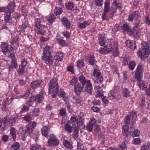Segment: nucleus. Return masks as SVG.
I'll use <instances>...</instances> for the list:
<instances>
[{"label": "nucleus", "mask_w": 150, "mask_h": 150, "mask_svg": "<svg viewBox=\"0 0 150 150\" xmlns=\"http://www.w3.org/2000/svg\"><path fill=\"white\" fill-rule=\"evenodd\" d=\"M29 106L24 105L23 107L22 108L21 110L20 111V113L26 111H27L29 110Z\"/></svg>", "instance_id": "nucleus-56"}, {"label": "nucleus", "mask_w": 150, "mask_h": 150, "mask_svg": "<svg viewBox=\"0 0 150 150\" xmlns=\"http://www.w3.org/2000/svg\"><path fill=\"white\" fill-rule=\"evenodd\" d=\"M77 120H78L76 119V117L72 116L71 117V122H71V124L74 126L75 125V122L76 121H77Z\"/></svg>", "instance_id": "nucleus-58"}, {"label": "nucleus", "mask_w": 150, "mask_h": 150, "mask_svg": "<svg viewBox=\"0 0 150 150\" xmlns=\"http://www.w3.org/2000/svg\"><path fill=\"white\" fill-rule=\"evenodd\" d=\"M40 146L37 144H33L30 147L31 150H40Z\"/></svg>", "instance_id": "nucleus-52"}, {"label": "nucleus", "mask_w": 150, "mask_h": 150, "mask_svg": "<svg viewBox=\"0 0 150 150\" xmlns=\"http://www.w3.org/2000/svg\"><path fill=\"white\" fill-rule=\"evenodd\" d=\"M52 52V49L51 47L46 45L43 48L42 59L50 66L52 65L53 63V59L51 55Z\"/></svg>", "instance_id": "nucleus-2"}, {"label": "nucleus", "mask_w": 150, "mask_h": 150, "mask_svg": "<svg viewBox=\"0 0 150 150\" xmlns=\"http://www.w3.org/2000/svg\"><path fill=\"white\" fill-rule=\"evenodd\" d=\"M130 117L129 115H127L125 117V123L126 125H129L130 124Z\"/></svg>", "instance_id": "nucleus-55"}, {"label": "nucleus", "mask_w": 150, "mask_h": 150, "mask_svg": "<svg viewBox=\"0 0 150 150\" xmlns=\"http://www.w3.org/2000/svg\"><path fill=\"white\" fill-rule=\"evenodd\" d=\"M1 48L2 52L5 54H7L9 53L12 52V50L11 47L7 44L3 43Z\"/></svg>", "instance_id": "nucleus-13"}, {"label": "nucleus", "mask_w": 150, "mask_h": 150, "mask_svg": "<svg viewBox=\"0 0 150 150\" xmlns=\"http://www.w3.org/2000/svg\"><path fill=\"white\" fill-rule=\"evenodd\" d=\"M33 117L32 115H31V113L30 112L29 114L25 115L22 118L26 122H28L32 120Z\"/></svg>", "instance_id": "nucleus-30"}, {"label": "nucleus", "mask_w": 150, "mask_h": 150, "mask_svg": "<svg viewBox=\"0 0 150 150\" xmlns=\"http://www.w3.org/2000/svg\"><path fill=\"white\" fill-rule=\"evenodd\" d=\"M123 94L124 97L128 98L130 96V93L128 89L125 88L123 90Z\"/></svg>", "instance_id": "nucleus-40"}, {"label": "nucleus", "mask_w": 150, "mask_h": 150, "mask_svg": "<svg viewBox=\"0 0 150 150\" xmlns=\"http://www.w3.org/2000/svg\"><path fill=\"white\" fill-rule=\"evenodd\" d=\"M93 75L97 79L98 83H99L102 84L103 81V76L101 73L96 69H95L93 71Z\"/></svg>", "instance_id": "nucleus-11"}, {"label": "nucleus", "mask_w": 150, "mask_h": 150, "mask_svg": "<svg viewBox=\"0 0 150 150\" xmlns=\"http://www.w3.org/2000/svg\"><path fill=\"white\" fill-rule=\"evenodd\" d=\"M141 16L139 13V16H137L136 18V22L135 23V25L136 27H137L139 25L140 21Z\"/></svg>", "instance_id": "nucleus-57"}, {"label": "nucleus", "mask_w": 150, "mask_h": 150, "mask_svg": "<svg viewBox=\"0 0 150 150\" xmlns=\"http://www.w3.org/2000/svg\"><path fill=\"white\" fill-rule=\"evenodd\" d=\"M49 90L50 92L55 91L56 92L59 90V86L57 83V79L53 78L51 79L49 83Z\"/></svg>", "instance_id": "nucleus-4"}, {"label": "nucleus", "mask_w": 150, "mask_h": 150, "mask_svg": "<svg viewBox=\"0 0 150 150\" xmlns=\"http://www.w3.org/2000/svg\"><path fill=\"white\" fill-rule=\"evenodd\" d=\"M66 111V110L65 108H61L59 110L60 115L63 117H66L67 115Z\"/></svg>", "instance_id": "nucleus-46"}, {"label": "nucleus", "mask_w": 150, "mask_h": 150, "mask_svg": "<svg viewBox=\"0 0 150 150\" xmlns=\"http://www.w3.org/2000/svg\"><path fill=\"white\" fill-rule=\"evenodd\" d=\"M41 20L40 18H38L35 20V26L38 29L42 28L45 27L44 25L41 24Z\"/></svg>", "instance_id": "nucleus-26"}, {"label": "nucleus", "mask_w": 150, "mask_h": 150, "mask_svg": "<svg viewBox=\"0 0 150 150\" xmlns=\"http://www.w3.org/2000/svg\"><path fill=\"white\" fill-rule=\"evenodd\" d=\"M25 71V68L20 65L17 70V73L19 75L23 74Z\"/></svg>", "instance_id": "nucleus-51"}, {"label": "nucleus", "mask_w": 150, "mask_h": 150, "mask_svg": "<svg viewBox=\"0 0 150 150\" xmlns=\"http://www.w3.org/2000/svg\"><path fill=\"white\" fill-rule=\"evenodd\" d=\"M74 126L71 124V122H68L64 126L65 130L67 132L70 133L72 132Z\"/></svg>", "instance_id": "nucleus-17"}, {"label": "nucleus", "mask_w": 150, "mask_h": 150, "mask_svg": "<svg viewBox=\"0 0 150 150\" xmlns=\"http://www.w3.org/2000/svg\"><path fill=\"white\" fill-rule=\"evenodd\" d=\"M18 37L16 36L13 38L11 42L12 46L15 49L18 46Z\"/></svg>", "instance_id": "nucleus-19"}, {"label": "nucleus", "mask_w": 150, "mask_h": 150, "mask_svg": "<svg viewBox=\"0 0 150 150\" xmlns=\"http://www.w3.org/2000/svg\"><path fill=\"white\" fill-rule=\"evenodd\" d=\"M80 83H81L83 88H86L92 84L90 81L86 79L85 77L83 75L80 76L79 78Z\"/></svg>", "instance_id": "nucleus-9"}, {"label": "nucleus", "mask_w": 150, "mask_h": 150, "mask_svg": "<svg viewBox=\"0 0 150 150\" xmlns=\"http://www.w3.org/2000/svg\"><path fill=\"white\" fill-rule=\"evenodd\" d=\"M150 53V47H142V49L139 50L137 53V55L142 59L145 57L144 55L148 54Z\"/></svg>", "instance_id": "nucleus-6"}, {"label": "nucleus", "mask_w": 150, "mask_h": 150, "mask_svg": "<svg viewBox=\"0 0 150 150\" xmlns=\"http://www.w3.org/2000/svg\"><path fill=\"white\" fill-rule=\"evenodd\" d=\"M77 149L78 150H85L86 147L80 143H78Z\"/></svg>", "instance_id": "nucleus-60"}, {"label": "nucleus", "mask_w": 150, "mask_h": 150, "mask_svg": "<svg viewBox=\"0 0 150 150\" xmlns=\"http://www.w3.org/2000/svg\"><path fill=\"white\" fill-rule=\"evenodd\" d=\"M140 30L139 29L135 30H133V33L135 38L138 39L140 37Z\"/></svg>", "instance_id": "nucleus-31"}, {"label": "nucleus", "mask_w": 150, "mask_h": 150, "mask_svg": "<svg viewBox=\"0 0 150 150\" xmlns=\"http://www.w3.org/2000/svg\"><path fill=\"white\" fill-rule=\"evenodd\" d=\"M125 43L127 46L130 49L134 50L136 47V45L134 41L130 40H127Z\"/></svg>", "instance_id": "nucleus-21"}, {"label": "nucleus", "mask_w": 150, "mask_h": 150, "mask_svg": "<svg viewBox=\"0 0 150 150\" xmlns=\"http://www.w3.org/2000/svg\"><path fill=\"white\" fill-rule=\"evenodd\" d=\"M118 45L117 42L114 41L112 39L108 40L106 46L105 47L106 48H101L98 51L100 53L105 54L112 52L116 56L119 54Z\"/></svg>", "instance_id": "nucleus-1"}, {"label": "nucleus", "mask_w": 150, "mask_h": 150, "mask_svg": "<svg viewBox=\"0 0 150 150\" xmlns=\"http://www.w3.org/2000/svg\"><path fill=\"white\" fill-rule=\"evenodd\" d=\"M54 13L56 16L61 14L63 12L62 9L61 8L56 6L54 10Z\"/></svg>", "instance_id": "nucleus-34"}, {"label": "nucleus", "mask_w": 150, "mask_h": 150, "mask_svg": "<svg viewBox=\"0 0 150 150\" xmlns=\"http://www.w3.org/2000/svg\"><path fill=\"white\" fill-rule=\"evenodd\" d=\"M17 118V117L16 116H12L7 120H5L4 121V123H7L8 125L9 126H12L15 123Z\"/></svg>", "instance_id": "nucleus-12"}, {"label": "nucleus", "mask_w": 150, "mask_h": 150, "mask_svg": "<svg viewBox=\"0 0 150 150\" xmlns=\"http://www.w3.org/2000/svg\"><path fill=\"white\" fill-rule=\"evenodd\" d=\"M63 145L67 148L70 149L72 147L71 143L67 140H65L63 142Z\"/></svg>", "instance_id": "nucleus-49"}, {"label": "nucleus", "mask_w": 150, "mask_h": 150, "mask_svg": "<svg viewBox=\"0 0 150 150\" xmlns=\"http://www.w3.org/2000/svg\"><path fill=\"white\" fill-rule=\"evenodd\" d=\"M6 16L4 17V21L6 23L8 22L10 19L11 13L6 11L5 12Z\"/></svg>", "instance_id": "nucleus-48"}, {"label": "nucleus", "mask_w": 150, "mask_h": 150, "mask_svg": "<svg viewBox=\"0 0 150 150\" xmlns=\"http://www.w3.org/2000/svg\"><path fill=\"white\" fill-rule=\"evenodd\" d=\"M142 70V66L139 64L137 67L135 74V78L138 81L141 80Z\"/></svg>", "instance_id": "nucleus-8"}, {"label": "nucleus", "mask_w": 150, "mask_h": 150, "mask_svg": "<svg viewBox=\"0 0 150 150\" xmlns=\"http://www.w3.org/2000/svg\"><path fill=\"white\" fill-rule=\"evenodd\" d=\"M130 118L136 119L137 118V114L136 112L135 111H132L131 113Z\"/></svg>", "instance_id": "nucleus-63"}, {"label": "nucleus", "mask_w": 150, "mask_h": 150, "mask_svg": "<svg viewBox=\"0 0 150 150\" xmlns=\"http://www.w3.org/2000/svg\"><path fill=\"white\" fill-rule=\"evenodd\" d=\"M127 141L125 140L123 142V143L121 145H120L118 147V149L119 150H127Z\"/></svg>", "instance_id": "nucleus-27"}, {"label": "nucleus", "mask_w": 150, "mask_h": 150, "mask_svg": "<svg viewBox=\"0 0 150 150\" xmlns=\"http://www.w3.org/2000/svg\"><path fill=\"white\" fill-rule=\"evenodd\" d=\"M90 22L88 21H85L83 23L79 24L78 27L80 29L85 28L86 26L90 25Z\"/></svg>", "instance_id": "nucleus-29"}, {"label": "nucleus", "mask_w": 150, "mask_h": 150, "mask_svg": "<svg viewBox=\"0 0 150 150\" xmlns=\"http://www.w3.org/2000/svg\"><path fill=\"white\" fill-rule=\"evenodd\" d=\"M42 135L46 137H47L50 132V128L46 126H44L41 130Z\"/></svg>", "instance_id": "nucleus-18"}, {"label": "nucleus", "mask_w": 150, "mask_h": 150, "mask_svg": "<svg viewBox=\"0 0 150 150\" xmlns=\"http://www.w3.org/2000/svg\"><path fill=\"white\" fill-rule=\"evenodd\" d=\"M117 8L119 10L121 9V4L120 3H118L116 1H114L109 11L110 15H113L116 13Z\"/></svg>", "instance_id": "nucleus-7"}, {"label": "nucleus", "mask_w": 150, "mask_h": 150, "mask_svg": "<svg viewBox=\"0 0 150 150\" xmlns=\"http://www.w3.org/2000/svg\"><path fill=\"white\" fill-rule=\"evenodd\" d=\"M36 126V123L35 122H30L25 126V129L23 130L22 134L25 137L29 136L31 134Z\"/></svg>", "instance_id": "nucleus-3"}, {"label": "nucleus", "mask_w": 150, "mask_h": 150, "mask_svg": "<svg viewBox=\"0 0 150 150\" xmlns=\"http://www.w3.org/2000/svg\"><path fill=\"white\" fill-rule=\"evenodd\" d=\"M77 79L75 78H73L70 81V83L71 85H74L78 83L77 82Z\"/></svg>", "instance_id": "nucleus-61"}, {"label": "nucleus", "mask_w": 150, "mask_h": 150, "mask_svg": "<svg viewBox=\"0 0 150 150\" xmlns=\"http://www.w3.org/2000/svg\"><path fill=\"white\" fill-rule=\"evenodd\" d=\"M44 99V97L41 94H38L34 96H32L30 98L31 102H35L37 103H41Z\"/></svg>", "instance_id": "nucleus-10"}, {"label": "nucleus", "mask_w": 150, "mask_h": 150, "mask_svg": "<svg viewBox=\"0 0 150 150\" xmlns=\"http://www.w3.org/2000/svg\"><path fill=\"white\" fill-rule=\"evenodd\" d=\"M79 129L78 127H75L73 134V137L75 139H76L79 136Z\"/></svg>", "instance_id": "nucleus-38"}, {"label": "nucleus", "mask_w": 150, "mask_h": 150, "mask_svg": "<svg viewBox=\"0 0 150 150\" xmlns=\"http://www.w3.org/2000/svg\"><path fill=\"white\" fill-rule=\"evenodd\" d=\"M83 87L81 86L79 83L74 86V91L77 95H79L81 93L83 90Z\"/></svg>", "instance_id": "nucleus-16"}, {"label": "nucleus", "mask_w": 150, "mask_h": 150, "mask_svg": "<svg viewBox=\"0 0 150 150\" xmlns=\"http://www.w3.org/2000/svg\"><path fill=\"white\" fill-rule=\"evenodd\" d=\"M56 38L59 45L62 46H65L67 45L65 41L62 39H60L59 36H57Z\"/></svg>", "instance_id": "nucleus-33"}, {"label": "nucleus", "mask_w": 150, "mask_h": 150, "mask_svg": "<svg viewBox=\"0 0 150 150\" xmlns=\"http://www.w3.org/2000/svg\"><path fill=\"white\" fill-rule=\"evenodd\" d=\"M77 127H78L79 126L82 127V128H83L85 127L84 125V121L81 120L78 121L77 120Z\"/></svg>", "instance_id": "nucleus-53"}, {"label": "nucleus", "mask_w": 150, "mask_h": 150, "mask_svg": "<svg viewBox=\"0 0 150 150\" xmlns=\"http://www.w3.org/2000/svg\"><path fill=\"white\" fill-rule=\"evenodd\" d=\"M11 63L15 69H17V68L18 64L16 59L11 60Z\"/></svg>", "instance_id": "nucleus-62"}, {"label": "nucleus", "mask_w": 150, "mask_h": 150, "mask_svg": "<svg viewBox=\"0 0 150 150\" xmlns=\"http://www.w3.org/2000/svg\"><path fill=\"white\" fill-rule=\"evenodd\" d=\"M96 62L93 56H91L89 57L88 61V63L89 64L93 66L95 64Z\"/></svg>", "instance_id": "nucleus-32"}, {"label": "nucleus", "mask_w": 150, "mask_h": 150, "mask_svg": "<svg viewBox=\"0 0 150 150\" xmlns=\"http://www.w3.org/2000/svg\"><path fill=\"white\" fill-rule=\"evenodd\" d=\"M132 142L135 145H139L141 143V141L140 138H135L133 139Z\"/></svg>", "instance_id": "nucleus-54"}, {"label": "nucleus", "mask_w": 150, "mask_h": 150, "mask_svg": "<svg viewBox=\"0 0 150 150\" xmlns=\"http://www.w3.org/2000/svg\"><path fill=\"white\" fill-rule=\"evenodd\" d=\"M76 65L77 67L79 68H82L84 65V60L82 59H79L77 62Z\"/></svg>", "instance_id": "nucleus-41"}, {"label": "nucleus", "mask_w": 150, "mask_h": 150, "mask_svg": "<svg viewBox=\"0 0 150 150\" xmlns=\"http://www.w3.org/2000/svg\"><path fill=\"white\" fill-rule=\"evenodd\" d=\"M55 19L56 17L54 15H52L50 16L47 19V21L49 23H52L55 21Z\"/></svg>", "instance_id": "nucleus-50"}, {"label": "nucleus", "mask_w": 150, "mask_h": 150, "mask_svg": "<svg viewBox=\"0 0 150 150\" xmlns=\"http://www.w3.org/2000/svg\"><path fill=\"white\" fill-rule=\"evenodd\" d=\"M140 134V132L137 129H136L132 133L131 135L133 137H139Z\"/></svg>", "instance_id": "nucleus-47"}, {"label": "nucleus", "mask_w": 150, "mask_h": 150, "mask_svg": "<svg viewBox=\"0 0 150 150\" xmlns=\"http://www.w3.org/2000/svg\"><path fill=\"white\" fill-rule=\"evenodd\" d=\"M20 144L18 143L17 142H14L11 146V149H19V147H20Z\"/></svg>", "instance_id": "nucleus-44"}, {"label": "nucleus", "mask_w": 150, "mask_h": 150, "mask_svg": "<svg viewBox=\"0 0 150 150\" xmlns=\"http://www.w3.org/2000/svg\"><path fill=\"white\" fill-rule=\"evenodd\" d=\"M96 122L97 121L94 118H91L88 124L86 127L87 130L90 132H91L93 128L94 127V126L96 125Z\"/></svg>", "instance_id": "nucleus-14"}, {"label": "nucleus", "mask_w": 150, "mask_h": 150, "mask_svg": "<svg viewBox=\"0 0 150 150\" xmlns=\"http://www.w3.org/2000/svg\"><path fill=\"white\" fill-rule=\"evenodd\" d=\"M63 56H64V55L62 53L59 52L56 55L54 56V58L57 61H60L63 60Z\"/></svg>", "instance_id": "nucleus-28"}, {"label": "nucleus", "mask_w": 150, "mask_h": 150, "mask_svg": "<svg viewBox=\"0 0 150 150\" xmlns=\"http://www.w3.org/2000/svg\"><path fill=\"white\" fill-rule=\"evenodd\" d=\"M15 129L13 127H12L10 129V134L12 136V138L14 140L16 138V133L15 131Z\"/></svg>", "instance_id": "nucleus-43"}, {"label": "nucleus", "mask_w": 150, "mask_h": 150, "mask_svg": "<svg viewBox=\"0 0 150 150\" xmlns=\"http://www.w3.org/2000/svg\"><path fill=\"white\" fill-rule=\"evenodd\" d=\"M139 16V12L138 11H135L133 12L129 16L128 20L129 21H132L134 18Z\"/></svg>", "instance_id": "nucleus-25"}, {"label": "nucleus", "mask_w": 150, "mask_h": 150, "mask_svg": "<svg viewBox=\"0 0 150 150\" xmlns=\"http://www.w3.org/2000/svg\"><path fill=\"white\" fill-rule=\"evenodd\" d=\"M129 69L131 70H133L136 66V63L135 62L133 61H131L129 62Z\"/></svg>", "instance_id": "nucleus-42"}, {"label": "nucleus", "mask_w": 150, "mask_h": 150, "mask_svg": "<svg viewBox=\"0 0 150 150\" xmlns=\"http://www.w3.org/2000/svg\"><path fill=\"white\" fill-rule=\"evenodd\" d=\"M48 143V146H53L58 145L59 142L56 137L54 134H52L49 136Z\"/></svg>", "instance_id": "nucleus-5"}, {"label": "nucleus", "mask_w": 150, "mask_h": 150, "mask_svg": "<svg viewBox=\"0 0 150 150\" xmlns=\"http://www.w3.org/2000/svg\"><path fill=\"white\" fill-rule=\"evenodd\" d=\"M74 4L71 1H69L66 4V8L69 10H71L74 7Z\"/></svg>", "instance_id": "nucleus-35"}, {"label": "nucleus", "mask_w": 150, "mask_h": 150, "mask_svg": "<svg viewBox=\"0 0 150 150\" xmlns=\"http://www.w3.org/2000/svg\"><path fill=\"white\" fill-rule=\"evenodd\" d=\"M138 86L141 89L145 90L147 87L148 84L145 81L141 80L138 81Z\"/></svg>", "instance_id": "nucleus-22"}, {"label": "nucleus", "mask_w": 150, "mask_h": 150, "mask_svg": "<svg viewBox=\"0 0 150 150\" xmlns=\"http://www.w3.org/2000/svg\"><path fill=\"white\" fill-rule=\"evenodd\" d=\"M63 25L67 28H69L71 26V23L66 18H64L61 20Z\"/></svg>", "instance_id": "nucleus-24"}, {"label": "nucleus", "mask_w": 150, "mask_h": 150, "mask_svg": "<svg viewBox=\"0 0 150 150\" xmlns=\"http://www.w3.org/2000/svg\"><path fill=\"white\" fill-rule=\"evenodd\" d=\"M62 34L65 37L67 38H69L70 37L71 34L67 31L63 32Z\"/></svg>", "instance_id": "nucleus-64"}, {"label": "nucleus", "mask_w": 150, "mask_h": 150, "mask_svg": "<svg viewBox=\"0 0 150 150\" xmlns=\"http://www.w3.org/2000/svg\"><path fill=\"white\" fill-rule=\"evenodd\" d=\"M42 83L41 80H38L31 82L30 83L32 88L35 89V88L40 86Z\"/></svg>", "instance_id": "nucleus-23"}, {"label": "nucleus", "mask_w": 150, "mask_h": 150, "mask_svg": "<svg viewBox=\"0 0 150 150\" xmlns=\"http://www.w3.org/2000/svg\"><path fill=\"white\" fill-rule=\"evenodd\" d=\"M15 6V2L14 0L12 2L10 1L7 6V10H6V11L12 13L14 11Z\"/></svg>", "instance_id": "nucleus-15"}, {"label": "nucleus", "mask_w": 150, "mask_h": 150, "mask_svg": "<svg viewBox=\"0 0 150 150\" xmlns=\"http://www.w3.org/2000/svg\"><path fill=\"white\" fill-rule=\"evenodd\" d=\"M99 40V43L100 45L103 47H105L106 46L105 38H104L101 37Z\"/></svg>", "instance_id": "nucleus-39"}, {"label": "nucleus", "mask_w": 150, "mask_h": 150, "mask_svg": "<svg viewBox=\"0 0 150 150\" xmlns=\"http://www.w3.org/2000/svg\"><path fill=\"white\" fill-rule=\"evenodd\" d=\"M115 94L113 91H111L110 93L108 94V96L110 100H112L115 97Z\"/></svg>", "instance_id": "nucleus-45"}, {"label": "nucleus", "mask_w": 150, "mask_h": 150, "mask_svg": "<svg viewBox=\"0 0 150 150\" xmlns=\"http://www.w3.org/2000/svg\"><path fill=\"white\" fill-rule=\"evenodd\" d=\"M33 117L34 116L37 117L39 115L40 113V109L38 108H34L32 112H30Z\"/></svg>", "instance_id": "nucleus-36"}, {"label": "nucleus", "mask_w": 150, "mask_h": 150, "mask_svg": "<svg viewBox=\"0 0 150 150\" xmlns=\"http://www.w3.org/2000/svg\"><path fill=\"white\" fill-rule=\"evenodd\" d=\"M85 91L87 93L91 95L92 94V91H93V88L92 84L88 86L85 88Z\"/></svg>", "instance_id": "nucleus-37"}, {"label": "nucleus", "mask_w": 150, "mask_h": 150, "mask_svg": "<svg viewBox=\"0 0 150 150\" xmlns=\"http://www.w3.org/2000/svg\"><path fill=\"white\" fill-rule=\"evenodd\" d=\"M8 104L4 102L2 104V110H3L6 111L7 110L8 108Z\"/></svg>", "instance_id": "nucleus-59"}, {"label": "nucleus", "mask_w": 150, "mask_h": 150, "mask_svg": "<svg viewBox=\"0 0 150 150\" xmlns=\"http://www.w3.org/2000/svg\"><path fill=\"white\" fill-rule=\"evenodd\" d=\"M34 89L28 87L26 90L25 93L23 95H22L20 96L21 98H26L29 97L30 94H32L34 91Z\"/></svg>", "instance_id": "nucleus-20"}]
</instances>
